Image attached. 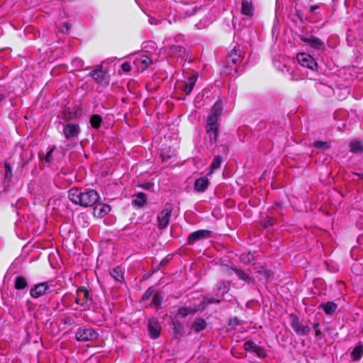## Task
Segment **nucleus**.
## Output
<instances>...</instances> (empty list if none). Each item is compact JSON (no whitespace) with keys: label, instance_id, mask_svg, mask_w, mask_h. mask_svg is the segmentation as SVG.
Listing matches in <instances>:
<instances>
[{"label":"nucleus","instance_id":"17","mask_svg":"<svg viewBox=\"0 0 363 363\" xmlns=\"http://www.w3.org/2000/svg\"><path fill=\"white\" fill-rule=\"evenodd\" d=\"M225 267L228 268L231 271H233L238 277L240 280L244 281L248 284L255 283L254 278L251 277L249 274H247L245 271H243L241 269H238L236 267H228V266H225Z\"/></svg>","mask_w":363,"mask_h":363},{"label":"nucleus","instance_id":"38","mask_svg":"<svg viewBox=\"0 0 363 363\" xmlns=\"http://www.w3.org/2000/svg\"><path fill=\"white\" fill-rule=\"evenodd\" d=\"M106 320V314L104 313H101L99 312L97 313L96 315L91 317L90 318V321L92 323L96 324V325H100L101 323H103Z\"/></svg>","mask_w":363,"mask_h":363},{"label":"nucleus","instance_id":"13","mask_svg":"<svg viewBox=\"0 0 363 363\" xmlns=\"http://www.w3.org/2000/svg\"><path fill=\"white\" fill-rule=\"evenodd\" d=\"M111 206L108 204H104L100 202H97L94 207L93 214L94 216L98 218H101L111 211Z\"/></svg>","mask_w":363,"mask_h":363},{"label":"nucleus","instance_id":"58","mask_svg":"<svg viewBox=\"0 0 363 363\" xmlns=\"http://www.w3.org/2000/svg\"><path fill=\"white\" fill-rule=\"evenodd\" d=\"M362 334L363 335V328H362Z\"/></svg>","mask_w":363,"mask_h":363},{"label":"nucleus","instance_id":"44","mask_svg":"<svg viewBox=\"0 0 363 363\" xmlns=\"http://www.w3.org/2000/svg\"><path fill=\"white\" fill-rule=\"evenodd\" d=\"M55 147H52L45 155V156L43 158V162L45 163H50L52 159V152L55 150Z\"/></svg>","mask_w":363,"mask_h":363},{"label":"nucleus","instance_id":"26","mask_svg":"<svg viewBox=\"0 0 363 363\" xmlns=\"http://www.w3.org/2000/svg\"><path fill=\"white\" fill-rule=\"evenodd\" d=\"M28 287L27 279L23 276H17L14 281V288L16 290H23Z\"/></svg>","mask_w":363,"mask_h":363},{"label":"nucleus","instance_id":"31","mask_svg":"<svg viewBox=\"0 0 363 363\" xmlns=\"http://www.w3.org/2000/svg\"><path fill=\"white\" fill-rule=\"evenodd\" d=\"M162 301L163 296L162 293L160 291H157L153 295L151 306L158 309L159 308H160Z\"/></svg>","mask_w":363,"mask_h":363},{"label":"nucleus","instance_id":"50","mask_svg":"<svg viewBox=\"0 0 363 363\" xmlns=\"http://www.w3.org/2000/svg\"><path fill=\"white\" fill-rule=\"evenodd\" d=\"M255 269H256L257 267H255ZM257 272H259V274H264V276L267 279L269 278V272L267 270H266L265 269H264L263 267L260 266L259 268H257Z\"/></svg>","mask_w":363,"mask_h":363},{"label":"nucleus","instance_id":"48","mask_svg":"<svg viewBox=\"0 0 363 363\" xmlns=\"http://www.w3.org/2000/svg\"><path fill=\"white\" fill-rule=\"evenodd\" d=\"M121 69L125 72H130L131 71L132 67L128 62H125L121 65Z\"/></svg>","mask_w":363,"mask_h":363},{"label":"nucleus","instance_id":"42","mask_svg":"<svg viewBox=\"0 0 363 363\" xmlns=\"http://www.w3.org/2000/svg\"><path fill=\"white\" fill-rule=\"evenodd\" d=\"M228 325L231 328H235L238 325H240V320L237 316L231 317L229 319Z\"/></svg>","mask_w":363,"mask_h":363},{"label":"nucleus","instance_id":"55","mask_svg":"<svg viewBox=\"0 0 363 363\" xmlns=\"http://www.w3.org/2000/svg\"><path fill=\"white\" fill-rule=\"evenodd\" d=\"M355 174L363 179V173H356Z\"/></svg>","mask_w":363,"mask_h":363},{"label":"nucleus","instance_id":"33","mask_svg":"<svg viewBox=\"0 0 363 363\" xmlns=\"http://www.w3.org/2000/svg\"><path fill=\"white\" fill-rule=\"evenodd\" d=\"M196 312V309L191 307H182L177 310V315H179L182 318L186 317L191 314H194Z\"/></svg>","mask_w":363,"mask_h":363},{"label":"nucleus","instance_id":"53","mask_svg":"<svg viewBox=\"0 0 363 363\" xmlns=\"http://www.w3.org/2000/svg\"><path fill=\"white\" fill-rule=\"evenodd\" d=\"M151 186H152V184L150 183H145V184L140 185L141 187H143V189H150V187Z\"/></svg>","mask_w":363,"mask_h":363},{"label":"nucleus","instance_id":"30","mask_svg":"<svg viewBox=\"0 0 363 363\" xmlns=\"http://www.w3.org/2000/svg\"><path fill=\"white\" fill-rule=\"evenodd\" d=\"M223 162V158L220 155H216L213 157V161L210 164V172L209 174H212L215 170L220 168V164Z\"/></svg>","mask_w":363,"mask_h":363},{"label":"nucleus","instance_id":"23","mask_svg":"<svg viewBox=\"0 0 363 363\" xmlns=\"http://www.w3.org/2000/svg\"><path fill=\"white\" fill-rule=\"evenodd\" d=\"M213 290L218 293H221V295L224 296L230 290V282L225 281H218L214 286Z\"/></svg>","mask_w":363,"mask_h":363},{"label":"nucleus","instance_id":"3","mask_svg":"<svg viewBox=\"0 0 363 363\" xmlns=\"http://www.w3.org/2000/svg\"><path fill=\"white\" fill-rule=\"evenodd\" d=\"M172 209V203L167 202L165 203L164 209L158 214L157 220L159 230H162L169 225Z\"/></svg>","mask_w":363,"mask_h":363},{"label":"nucleus","instance_id":"14","mask_svg":"<svg viewBox=\"0 0 363 363\" xmlns=\"http://www.w3.org/2000/svg\"><path fill=\"white\" fill-rule=\"evenodd\" d=\"M299 39L304 43H308L309 45L313 49L323 50L325 49L324 43L317 37L308 38L303 35H299Z\"/></svg>","mask_w":363,"mask_h":363},{"label":"nucleus","instance_id":"1","mask_svg":"<svg viewBox=\"0 0 363 363\" xmlns=\"http://www.w3.org/2000/svg\"><path fill=\"white\" fill-rule=\"evenodd\" d=\"M69 199L74 204L82 207L94 206L100 200L98 192L94 189L72 188L68 191Z\"/></svg>","mask_w":363,"mask_h":363},{"label":"nucleus","instance_id":"45","mask_svg":"<svg viewBox=\"0 0 363 363\" xmlns=\"http://www.w3.org/2000/svg\"><path fill=\"white\" fill-rule=\"evenodd\" d=\"M319 326H320V324L318 323H315L313 324V328L315 330V336L319 339H322L323 337V335L322 332L320 330Z\"/></svg>","mask_w":363,"mask_h":363},{"label":"nucleus","instance_id":"9","mask_svg":"<svg viewBox=\"0 0 363 363\" xmlns=\"http://www.w3.org/2000/svg\"><path fill=\"white\" fill-rule=\"evenodd\" d=\"M63 133L67 140H72L78 137L80 133V127L77 123H69L64 125Z\"/></svg>","mask_w":363,"mask_h":363},{"label":"nucleus","instance_id":"10","mask_svg":"<svg viewBox=\"0 0 363 363\" xmlns=\"http://www.w3.org/2000/svg\"><path fill=\"white\" fill-rule=\"evenodd\" d=\"M297 60L302 67H307L312 70H314L317 67V63L315 60L311 55L306 53L298 54Z\"/></svg>","mask_w":363,"mask_h":363},{"label":"nucleus","instance_id":"43","mask_svg":"<svg viewBox=\"0 0 363 363\" xmlns=\"http://www.w3.org/2000/svg\"><path fill=\"white\" fill-rule=\"evenodd\" d=\"M314 146L319 149L326 150L330 148V144L328 142L315 141L314 143Z\"/></svg>","mask_w":363,"mask_h":363},{"label":"nucleus","instance_id":"24","mask_svg":"<svg viewBox=\"0 0 363 363\" xmlns=\"http://www.w3.org/2000/svg\"><path fill=\"white\" fill-rule=\"evenodd\" d=\"M318 308L323 309L327 315H332L337 310V304L333 301H328L325 303L320 304Z\"/></svg>","mask_w":363,"mask_h":363},{"label":"nucleus","instance_id":"47","mask_svg":"<svg viewBox=\"0 0 363 363\" xmlns=\"http://www.w3.org/2000/svg\"><path fill=\"white\" fill-rule=\"evenodd\" d=\"M276 223V219L274 218H267V219L263 223V226L264 228H267L269 226L273 225Z\"/></svg>","mask_w":363,"mask_h":363},{"label":"nucleus","instance_id":"20","mask_svg":"<svg viewBox=\"0 0 363 363\" xmlns=\"http://www.w3.org/2000/svg\"><path fill=\"white\" fill-rule=\"evenodd\" d=\"M197 79H198L197 74H193L187 79V81L185 82V86L182 89V90L186 95L191 94V93L192 92V90L197 82Z\"/></svg>","mask_w":363,"mask_h":363},{"label":"nucleus","instance_id":"5","mask_svg":"<svg viewBox=\"0 0 363 363\" xmlns=\"http://www.w3.org/2000/svg\"><path fill=\"white\" fill-rule=\"evenodd\" d=\"M220 125V121L207 118L206 131L209 136V141L211 144L216 143L218 140Z\"/></svg>","mask_w":363,"mask_h":363},{"label":"nucleus","instance_id":"52","mask_svg":"<svg viewBox=\"0 0 363 363\" xmlns=\"http://www.w3.org/2000/svg\"><path fill=\"white\" fill-rule=\"evenodd\" d=\"M77 296H76V298H75V301L74 302L78 304V305H80L81 306V303H82V296H79L78 294H77Z\"/></svg>","mask_w":363,"mask_h":363},{"label":"nucleus","instance_id":"8","mask_svg":"<svg viewBox=\"0 0 363 363\" xmlns=\"http://www.w3.org/2000/svg\"><path fill=\"white\" fill-rule=\"evenodd\" d=\"M48 292H50V286L48 281H44L34 284L30 290V296L36 299Z\"/></svg>","mask_w":363,"mask_h":363},{"label":"nucleus","instance_id":"57","mask_svg":"<svg viewBox=\"0 0 363 363\" xmlns=\"http://www.w3.org/2000/svg\"><path fill=\"white\" fill-rule=\"evenodd\" d=\"M65 28H68V24L65 23Z\"/></svg>","mask_w":363,"mask_h":363},{"label":"nucleus","instance_id":"6","mask_svg":"<svg viewBox=\"0 0 363 363\" xmlns=\"http://www.w3.org/2000/svg\"><path fill=\"white\" fill-rule=\"evenodd\" d=\"M147 330L150 339H157L161 333L162 326L159 320L155 318L148 319L147 322Z\"/></svg>","mask_w":363,"mask_h":363},{"label":"nucleus","instance_id":"15","mask_svg":"<svg viewBox=\"0 0 363 363\" xmlns=\"http://www.w3.org/2000/svg\"><path fill=\"white\" fill-rule=\"evenodd\" d=\"M223 113V104L220 99H218L211 108V113L207 118L220 121Z\"/></svg>","mask_w":363,"mask_h":363},{"label":"nucleus","instance_id":"25","mask_svg":"<svg viewBox=\"0 0 363 363\" xmlns=\"http://www.w3.org/2000/svg\"><path fill=\"white\" fill-rule=\"evenodd\" d=\"M350 152L356 154H362L363 152V143L358 140H353L349 144Z\"/></svg>","mask_w":363,"mask_h":363},{"label":"nucleus","instance_id":"49","mask_svg":"<svg viewBox=\"0 0 363 363\" xmlns=\"http://www.w3.org/2000/svg\"><path fill=\"white\" fill-rule=\"evenodd\" d=\"M63 323L65 325H72L74 323V320L70 316H65L63 319Z\"/></svg>","mask_w":363,"mask_h":363},{"label":"nucleus","instance_id":"22","mask_svg":"<svg viewBox=\"0 0 363 363\" xmlns=\"http://www.w3.org/2000/svg\"><path fill=\"white\" fill-rule=\"evenodd\" d=\"M241 13L252 17L254 13L252 3L251 1L243 0L241 4Z\"/></svg>","mask_w":363,"mask_h":363},{"label":"nucleus","instance_id":"54","mask_svg":"<svg viewBox=\"0 0 363 363\" xmlns=\"http://www.w3.org/2000/svg\"><path fill=\"white\" fill-rule=\"evenodd\" d=\"M167 262H168V259H167V258H164V259H163L161 261V262H160V265H163V264H164L165 263H167Z\"/></svg>","mask_w":363,"mask_h":363},{"label":"nucleus","instance_id":"11","mask_svg":"<svg viewBox=\"0 0 363 363\" xmlns=\"http://www.w3.org/2000/svg\"><path fill=\"white\" fill-rule=\"evenodd\" d=\"M106 72L103 70L102 65H97L96 67L90 72L87 76L91 77L97 84H104L106 83Z\"/></svg>","mask_w":363,"mask_h":363},{"label":"nucleus","instance_id":"2","mask_svg":"<svg viewBox=\"0 0 363 363\" xmlns=\"http://www.w3.org/2000/svg\"><path fill=\"white\" fill-rule=\"evenodd\" d=\"M98 337V332L92 328H79L75 333V339L78 342H93Z\"/></svg>","mask_w":363,"mask_h":363},{"label":"nucleus","instance_id":"36","mask_svg":"<svg viewBox=\"0 0 363 363\" xmlns=\"http://www.w3.org/2000/svg\"><path fill=\"white\" fill-rule=\"evenodd\" d=\"M140 62L142 65V70L147 69L153 63L152 59L147 55H143L141 56Z\"/></svg>","mask_w":363,"mask_h":363},{"label":"nucleus","instance_id":"16","mask_svg":"<svg viewBox=\"0 0 363 363\" xmlns=\"http://www.w3.org/2000/svg\"><path fill=\"white\" fill-rule=\"evenodd\" d=\"M172 325L173 328L172 329V333L174 338L181 339L186 335V330L182 322L174 320L173 321Z\"/></svg>","mask_w":363,"mask_h":363},{"label":"nucleus","instance_id":"40","mask_svg":"<svg viewBox=\"0 0 363 363\" xmlns=\"http://www.w3.org/2000/svg\"><path fill=\"white\" fill-rule=\"evenodd\" d=\"M154 292H155V287H154V286H150L145 291V292L143 294L142 298H141V301H147L151 297V296L154 294Z\"/></svg>","mask_w":363,"mask_h":363},{"label":"nucleus","instance_id":"4","mask_svg":"<svg viewBox=\"0 0 363 363\" xmlns=\"http://www.w3.org/2000/svg\"><path fill=\"white\" fill-rule=\"evenodd\" d=\"M290 325L297 335L304 336L311 333V328L307 325H303L298 317L294 314L289 315Z\"/></svg>","mask_w":363,"mask_h":363},{"label":"nucleus","instance_id":"51","mask_svg":"<svg viewBox=\"0 0 363 363\" xmlns=\"http://www.w3.org/2000/svg\"><path fill=\"white\" fill-rule=\"evenodd\" d=\"M319 6L318 5H311L308 7V11L311 13H313L314 12L315 10L319 9Z\"/></svg>","mask_w":363,"mask_h":363},{"label":"nucleus","instance_id":"46","mask_svg":"<svg viewBox=\"0 0 363 363\" xmlns=\"http://www.w3.org/2000/svg\"><path fill=\"white\" fill-rule=\"evenodd\" d=\"M172 49L175 52H177L179 56H182L185 52V49L182 45H174Z\"/></svg>","mask_w":363,"mask_h":363},{"label":"nucleus","instance_id":"29","mask_svg":"<svg viewBox=\"0 0 363 363\" xmlns=\"http://www.w3.org/2000/svg\"><path fill=\"white\" fill-rule=\"evenodd\" d=\"M255 255L250 251L242 252L240 255V260L245 264H252L255 261Z\"/></svg>","mask_w":363,"mask_h":363},{"label":"nucleus","instance_id":"35","mask_svg":"<svg viewBox=\"0 0 363 363\" xmlns=\"http://www.w3.org/2000/svg\"><path fill=\"white\" fill-rule=\"evenodd\" d=\"M221 301L220 299L216 298L214 296L211 295H206L203 296V301L201 303V305L205 307L206 305L212 304V303H218Z\"/></svg>","mask_w":363,"mask_h":363},{"label":"nucleus","instance_id":"34","mask_svg":"<svg viewBox=\"0 0 363 363\" xmlns=\"http://www.w3.org/2000/svg\"><path fill=\"white\" fill-rule=\"evenodd\" d=\"M102 123V118L99 114H94L90 118L91 126L94 129L100 128Z\"/></svg>","mask_w":363,"mask_h":363},{"label":"nucleus","instance_id":"37","mask_svg":"<svg viewBox=\"0 0 363 363\" xmlns=\"http://www.w3.org/2000/svg\"><path fill=\"white\" fill-rule=\"evenodd\" d=\"M259 345L252 340H247L243 345V349L248 352H254Z\"/></svg>","mask_w":363,"mask_h":363},{"label":"nucleus","instance_id":"56","mask_svg":"<svg viewBox=\"0 0 363 363\" xmlns=\"http://www.w3.org/2000/svg\"><path fill=\"white\" fill-rule=\"evenodd\" d=\"M72 118V116H70V114L69 116H65L64 117V119L65 120H70Z\"/></svg>","mask_w":363,"mask_h":363},{"label":"nucleus","instance_id":"19","mask_svg":"<svg viewBox=\"0 0 363 363\" xmlns=\"http://www.w3.org/2000/svg\"><path fill=\"white\" fill-rule=\"evenodd\" d=\"M209 184V180L206 177H200L196 179L194 188L198 192H204L208 187Z\"/></svg>","mask_w":363,"mask_h":363},{"label":"nucleus","instance_id":"41","mask_svg":"<svg viewBox=\"0 0 363 363\" xmlns=\"http://www.w3.org/2000/svg\"><path fill=\"white\" fill-rule=\"evenodd\" d=\"M254 352L260 359H264L267 357V352H266L265 349L263 347L260 346V345H259L257 347V348L255 350V351Z\"/></svg>","mask_w":363,"mask_h":363},{"label":"nucleus","instance_id":"18","mask_svg":"<svg viewBox=\"0 0 363 363\" xmlns=\"http://www.w3.org/2000/svg\"><path fill=\"white\" fill-rule=\"evenodd\" d=\"M242 61V57L238 50L234 48L228 52L227 55V62L228 64L231 62L233 65H237L240 64Z\"/></svg>","mask_w":363,"mask_h":363},{"label":"nucleus","instance_id":"32","mask_svg":"<svg viewBox=\"0 0 363 363\" xmlns=\"http://www.w3.org/2000/svg\"><path fill=\"white\" fill-rule=\"evenodd\" d=\"M111 277L117 281L121 282L123 280V273L120 267H116L110 272Z\"/></svg>","mask_w":363,"mask_h":363},{"label":"nucleus","instance_id":"21","mask_svg":"<svg viewBox=\"0 0 363 363\" xmlns=\"http://www.w3.org/2000/svg\"><path fill=\"white\" fill-rule=\"evenodd\" d=\"M208 324L206 320L203 318H196L191 324V329L196 333H199L207 327Z\"/></svg>","mask_w":363,"mask_h":363},{"label":"nucleus","instance_id":"27","mask_svg":"<svg viewBox=\"0 0 363 363\" xmlns=\"http://www.w3.org/2000/svg\"><path fill=\"white\" fill-rule=\"evenodd\" d=\"M147 201L146 195L143 192H139L135 199L132 200V204L138 207H143Z\"/></svg>","mask_w":363,"mask_h":363},{"label":"nucleus","instance_id":"28","mask_svg":"<svg viewBox=\"0 0 363 363\" xmlns=\"http://www.w3.org/2000/svg\"><path fill=\"white\" fill-rule=\"evenodd\" d=\"M363 354V345L362 343L356 345L355 347L351 352V357L353 361H357L361 359Z\"/></svg>","mask_w":363,"mask_h":363},{"label":"nucleus","instance_id":"39","mask_svg":"<svg viewBox=\"0 0 363 363\" xmlns=\"http://www.w3.org/2000/svg\"><path fill=\"white\" fill-rule=\"evenodd\" d=\"M4 166L5 169V179L11 182L13 177L11 166L7 161L4 162Z\"/></svg>","mask_w":363,"mask_h":363},{"label":"nucleus","instance_id":"7","mask_svg":"<svg viewBox=\"0 0 363 363\" xmlns=\"http://www.w3.org/2000/svg\"><path fill=\"white\" fill-rule=\"evenodd\" d=\"M212 235V232L206 229H200L190 233L187 238V244L194 245L196 242L208 239Z\"/></svg>","mask_w":363,"mask_h":363},{"label":"nucleus","instance_id":"12","mask_svg":"<svg viewBox=\"0 0 363 363\" xmlns=\"http://www.w3.org/2000/svg\"><path fill=\"white\" fill-rule=\"evenodd\" d=\"M76 294L82 296V306H89L92 303V295L91 294L90 291L88 290L85 286H80L77 290Z\"/></svg>","mask_w":363,"mask_h":363}]
</instances>
